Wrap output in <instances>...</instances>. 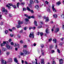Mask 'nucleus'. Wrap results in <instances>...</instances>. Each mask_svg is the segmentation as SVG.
<instances>
[{
	"label": "nucleus",
	"instance_id": "nucleus-1",
	"mask_svg": "<svg viewBox=\"0 0 64 64\" xmlns=\"http://www.w3.org/2000/svg\"><path fill=\"white\" fill-rule=\"evenodd\" d=\"M23 52H24V53L22 52L21 53V55L22 56L24 55V54H25V55H27V54H30V52H29L28 51L26 50H23Z\"/></svg>",
	"mask_w": 64,
	"mask_h": 64
},
{
	"label": "nucleus",
	"instance_id": "nucleus-2",
	"mask_svg": "<svg viewBox=\"0 0 64 64\" xmlns=\"http://www.w3.org/2000/svg\"><path fill=\"white\" fill-rule=\"evenodd\" d=\"M2 11L3 13H4L5 15H7L8 14V11L6 10L4 8H2Z\"/></svg>",
	"mask_w": 64,
	"mask_h": 64
},
{
	"label": "nucleus",
	"instance_id": "nucleus-3",
	"mask_svg": "<svg viewBox=\"0 0 64 64\" xmlns=\"http://www.w3.org/2000/svg\"><path fill=\"white\" fill-rule=\"evenodd\" d=\"M22 24H23V22L21 21L20 20H19L18 22V25L17 26V28H18L21 27V26L20 25Z\"/></svg>",
	"mask_w": 64,
	"mask_h": 64
},
{
	"label": "nucleus",
	"instance_id": "nucleus-4",
	"mask_svg": "<svg viewBox=\"0 0 64 64\" xmlns=\"http://www.w3.org/2000/svg\"><path fill=\"white\" fill-rule=\"evenodd\" d=\"M24 15L27 18H28V19H30L31 18H34V16H29L28 15L26 14H24Z\"/></svg>",
	"mask_w": 64,
	"mask_h": 64
},
{
	"label": "nucleus",
	"instance_id": "nucleus-5",
	"mask_svg": "<svg viewBox=\"0 0 64 64\" xmlns=\"http://www.w3.org/2000/svg\"><path fill=\"white\" fill-rule=\"evenodd\" d=\"M29 37L30 38H34V35L33 33H30L29 35Z\"/></svg>",
	"mask_w": 64,
	"mask_h": 64
},
{
	"label": "nucleus",
	"instance_id": "nucleus-6",
	"mask_svg": "<svg viewBox=\"0 0 64 64\" xmlns=\"http://www.w3.org/2000/svg\"><path fill=\"white\" fill-rule=\"evenodd\" d=\"M60 64H62L64 62V60L63 59H60L59 60Z\"/></svg>",
	"mask_w": 64,
	"mask_h": 64
},
{
	"label": "nucleus",
	"instance_id": "nucleus-7",
	"mask_svg": "<svg viewBox=\"0 0 64 64\" xmlns=\"http://www.w3.org/2000/svg\"><path fill=\"white\" fill-rule=\"evenodd\" d=\"M6 47L8 48V49L10 50L11 49H12V48L11 47H10L9 45L8 44H7L6 45Z\"/></svg>",
	"mask_w": 64,
	"mask_h": 64
},
{
	"label": "nucleus",
	"instance_id": "nucleus-8",
	"mask_svg": "<svg viewBox=\"0 0 64 64\" xmlns=\"http://www.w3.org/2000/svg\"><path fill=\"white\" fill-rule=\"evenodd\" d=\"M8 5H9V6H12V7H13L14 8H16V6H15L14 5H12V4H11L9 3L8 4Z\"/></svg>",
	"mask_w": 64,
	"mask_h": 64
},
{
	"label": "nucleus",
	"instance_id": "nucleus-9",
	"mask_svg": "<svg viewBox=\"0 0 64 64\" xmlns=\"http://www.w3.org/2000/svg\"><path fill=\"white\" fill-rule=\"evenodd\" d=\"M44 19H46L45 21V22H48V21H49V18H48V17H47L46 18V17L44 16Z\"/></svg>",
	"mask_w": 64,
	"mask_h": 64
},
{
	"label": "nucleus",
	"instance_id": "nucleus-10",
	"mask_svg": "<svg viewBox=\"0 0 64 64\" xmlns=\"http://www.w3.org/2000/svg\"><path fill=\"white\" fill-rule=\"evenodd\" d=\"M52 8L54 12H56V10L55 8H54V5L52 6Z\"/></svg>",
	"mask_w": 64,
	"mask_h": 64
},
{
	"label": "nucleus",
	"instance_id": "nucleus-11",
	"mask_svg": "<svg viewBox=\"0 0 64 64\" xmlns=\"http://www.w3.org/2000/svg\"><path fill=\"white\" fill-rule=\"evenodd\" d=\"M1 61L2 64H7V62H6V61H5V62L4 63V60H2Z\"/></svg>",
	"mask_w": 64,
	"mask_h": 64
},
{
	"label": "nucleus",
	"instance_id": "nucleus-12",
	"mask_svg": "<svg viewBox=\"0 0 64 64\" xmlns=\"http://www.w3.org/2000/svg\"><path fill=\"white\" fill-rule=\"evenodd\" d=\"M14 47H16L17 46H18V48H19V47H20L19 44H17H17H16V43L14 45Z\"/></svg>",
	"mask_w": 64,
	"mask_h": 64
},
{
	"label": "nucleus",
	"instance_id": "nucleus-13",
	"mask_svg": "<svg viewBox=\"0 0 64 64\" xmlns=\"http://www.w3.org/2000/svg\"><path fill=\"white\" fill-rule=\"evenodd\" d=\"M59 30V29L58 28H56L55 30V33H57L58 32Z\"/></svg>",
	"mask_w": 64,
	"mask_h": 64
},
{
	"label": "nucleus",
	"instance_id": "nucleus-14",
	"mask_svg": "<svg viewBox=\"0 0 64 64\" xmlns=\"http://www.w3.org/2000/svg\"><path fill=\"white\" fill-rule=\"evenodd\" d=\"M12 58H10L8 59V62H12Z\"/></svg>",
	"mask_w": 64,
	"mask_h": 64
},
{
	"label": "nucleus",
	"instance_id": "nucleus-15",
	"mask_svg": "<svg viewBox=\"0 0 64 64\" xmlns=\"http://www.w3.org/2000/svg\"><path fill=\"white\" fill-rule=\"evenodd\" d=\"M14 61L16 63H18V60H17V58H14Z\"/></svg>",
	"mask_w": 64,
	"mask_h": 64
},
{
	"label": "nucleus",
	"instance_id": "nucleus-16",
	"mask_svg": "<svg viewBox=\"0 0 64 64\" xmlns=\"http://www.w3.org/2000/svg\"><path fill=\"white\" fill-rule=\"evenodd\" d=\"M46 33H49V30L47 28L46 30Z\"/></svg>",
	"mask_w": 64,
	"mask_h": 64
},
{
	"label": "nucleus",
	"instance_id": "nucleus-17",
	"mask_svg": "<svg viewBox=\"0 0 64 64\" xmlns=\"http://www.w3.org/2000/svg\"><path fill=\"white\" fill-rule=\"evenodd\" d=\"M34 2H33V0H30V4H33Z\"/></svg>",
	"mask_w": 64,
	"mask_h": 64
},
{
	"label": "nucleus",
	"instance_id": "nucleus-18",
	"mask_svg": "<svg viewBox=\"0 0 64 64\" xmlns=\"http://www.w3.org/2000/svg\"><path fill=\"white\" fill-rule=\"evenodd\" d=\"M53 47H54L53 45H51L50 46V49H52V48H53Z\"/></svg>",
	"mask_w": 64,
	"mask_h": 64
},
{
	"label": "nucleus",
	"instance_id": "nucleus-19",
	"mask_svg": "<svg viewBox=\"0 0 64 64\" xmlns=\"http://www.w3.org/2000/svg\"><path fill=\"white\" fill-rule=\"evenodd\" d=\"M41 63L42 64H44V60H41Z\"/></svg>",
	"mask_w": 64,
	"mask_h": 64
},
{
	"label": "nucleus",
	"instance_id": "nucleus-20",
	"mask_svg": "<svg viewBox=\"0 0 64 64\" xmlns=\"http://www.w3.org/2000/svg\"><path fill=\"white\" fill-rule=\"evenodd\" d=\"M34 24L35 26H37V22L35 20L34 22Z\"/></svg>",
	"mask_w": 64,
	"mask_h": 64
},
{
	"label": "nucleus",
	"instance_id": "nucleus-21",
	"mask_svg": "<svg viewBox=\"0 0 64 64\" xmlns=\"http://www.w3.org/2000/svg\"><path fill=\"white\" fill-rule=\"evenodd\" d=\"M47 10L48 11V12H50V10L49 8H47Z\"/></svg>",
	"mask_w": 64,
	"mask_h": 64
},
{
	"label": "nucleus",
	"instance_id": "nucleus-22",
	"mask_svg": "<svg viewBox=\"0 0 64 64\" xmlns=\"http://www.w3.org/2000/svg\"><path fill=\"white\" fill-rule=\"evenodd\" d=\"M6 7H7L8 8V9L9 10L10 9H11V7H10V6H8V5H7L6 6Z\"/></svg>",
	"mask_w": 64,
	"mask_h": 64
},
{
	"label": "nucleus",
	"instance_id": "nucleus-23",
	"mask_svg": "<svg viewBox=\"0 0 64 64\" xmlns=\"http://www.w3.org/2000/svg\"><path fill=\"white\" fill-rule=\"evenodd\" d=\"M54 17V18H56L57 17V14H54L53 15Z\"/></svg>",
	"mask_w": 64,
	"mask_h": 64
},
{
	"label": "nucleus",
	"instance_id": "nucleus-24",
	"mask_svg": "<svg viewBox=\"0 0 64 64\" xmlns=\"http://www.w3.org/2000/svg\"><path fill=\"white\" fill-rule=\"evenodd\" d=\"M27 10L28 11H30V8H29V7H27Z\"/></svg>",
	"mask_w": 64,
	"mask_h": 64
},
{
	"label": "nucleus",
	"instance_id": "nucleus-25",
	"mask_svg": "<svg viewBox=\"0 0 64 64\" xmlns=\"http://www.w3.org/2000/svg\"><path fill=\"white\" fill-rule=\"evenodd\" d=\"M25 21L26 22H28L29 21V20L27 18H26L25 19Z\"/></svg>",
	"mask_w": 64,
	"mask_h": 64
},
{
	"label": "nucleus",
	"instance_id": "nucleus-26",
	"mask_svg": "<svg viewBox=\"0 0 64 64\" xmlns=\"http://www.w3.org/2000/svg\"><path fill=\"white\" fill-rule=\"evenodd\" d=\"M63 42H61L60 44L59 45H60V46H62V45H63Z\"/></svg>",
	"mask_w": 64,
	"mask_h": 64
},
{
	"label": "nucleus",
	"instance_id": "nucleus-27",
	"mask_svg": "<svg viewBox=\"0 0 64 64\" xmlns=\"http://www.w3.org/2000/svg\"><path fill=\"white\" fill-rule=\"evenodd\" d=\"M56 4L58 5H59L61 3L60 2H57Z\"/></svg>",
	"mask_w": 64,
	"mask_h": 64
},
{
	"label": "nucleus",
	"instance_id": "nucleus-28",
	"mask_svg": "<svg viewBox=\"0 0 64 64\" xmlns=\"http://www.w3.org/2000/svg\"><path fill=\"white\" fill-rule=\"evenodd\" d=\"M20 4V3H19V2H18L17 3V6L18 8H19V5Z\"/></svg>",
	"mask_w": 64,
	"mask_h": 64
},
{
	"label": "nucleus",
	"instance_id": "nucleus-29",
	"mask_svg": "<svg viewBox=\"0 0 64 64\" xmlns=\"http://www.w3.org/2000/svg\"><path fill=\"white\" fill-rule=\"evenodd\" d=\"M40 46L41 47H42V48H43V47H44V44H41L40 45Z\"/></svg>",
	"mask_w": 64,
	"mask_h": 64
},
{
	"label": "nucleus",
	"instance_id": "nucleus-30",
	"mask_svg": "<svg viewBox=\"0 0 64 64\" xmlns=\"http://www.w3.org/2000/svg\"><path fill=\"white\" fill-rule=\"evenodd\" d=\"M35 8H36V9H38V8H39V6H38V5H36L35 6Z\"/></svg>",
	"mask_w": 64,
	"mask_h": 64
},
{
	"label": "nucleus",
	"instance_id": "nucleus-31",
	"mask_svg": "<svg viewBox=\"0 0 64 64\" xmlns=\"http://www.w3.org/2000/svg\"><path fill=\"white\" fill-rule=\"evenodd\" d=\"M57 51L58 53H60V50L58 49Z\"/></svg>",
	"mask_w": 64,
	"mask_h": 64
},
{
	"label": "nucleus",
	"instance_id": "nucleus-32",
	"mask_svg": "<svg viewBox=\"0 0 64 64\" xmlns=\"http://www.w3.org/2000/svg\"><path fill=\"white\" fill-rule=\"evenodd\" d=\"M51 52L52 53H54L55 52V50H51Z\"/></svg>",
	"mask_w": 64,
	"mask_h": 64
},
{
	"label": "nucleus",
	"instance_id": "nucleus-33",
	"mask_svg": "<svg viewBox=\"0 0 64 64\" xmlns=\"http://www.w3.org/2000/svg\"><path fill=\"white\" fill-rule=\"evenodd\" d=\"M32 29L33 30H35L36 29V27L35 26L32 27Z\"/></svg>",
	"mask_w": 64,
	"mask_h": 64
},
{
	"label": "nucleus",
	"instance_id": "nucleus-34",
	"mask_svg": "<svg viewBox=\"0 0 64 64\" xmlns=\"http://www.w3.org/2000/svg\"><path fill=\"white\" fill-rule=\"evenodd\" d=\"M35 60H36V64H38V63H37V60L36 59H35Z\"/></svg>",
	"mask_w": 64,
	"mask_h": 64
},
{
	"label": "nucleus",
	"instance_id": "nucleus-35",
	"mask_svg": "<svg viewBox=\"0 0 64 64\" xmlns=\"http://www.w3.org/2000/svg\"><path fill=\"white\" fill-rule=\"evenodd\" d=\"M28 28V27H25V28H24V30H26Z\"/></svg>",
	"mask_w": 64,
	"mask_h": 64
},
{
	"label": "nucleus",
	"instance_id": "nucleus-36",
	"mask_svg": "<svg viewBox=\"0 0 64 64\" xmlns=\"http://www.w3.org/2000/svg\"><path fill=\"white\" fill-rule=\"evenodd\" d=\"M5 33L6 34H7V33H8V30H6V31H5Z\"/></svg>",
	"mask_w": 64,
	"mask_h": 64
},
{
	"label": "nucleus",
	"instance_id": "nucleus-37",
	"mask_svg": "<svg viewBox=\"0 0 64 64\" xmlns=\"http://www.w3.org/2000/svg\"><path fill=\"white\" fill-rule=\"evenodd\" d=\"M34 2L35 3H38V0H35Z\"/></svg>",
	"mask_w": 64,
	"mask_h": 64
},
{
	"label": "nucleus",
	"instance_id": "nucleus-38",
	"mask_svg": "<svg viewBox=\"0 0 64 64\" xmlns=\"http://www.w3.org/2000/svg\"><path fill=\"white\" fill-rule=\"evenodd\" d=\"M53 41L54 42V43H56L57 42V40H53Z\"/></svg>",
	"mask_w": 64,
	"mask_h": 64
},
{
	"label": "nucleus",
	"instance_id": "nucleus-39",
	"mask_svg": "<svg viewBox=\"0 0 64 64\" xmlns=\"http://www.w3.org/2000/svg\"><path fill=\"white\" fill-rule=\"evenodd\" d=\"M1 47H2V46H4V44L3 43L2 44H1Z\"/></svg>",
	"mask_w": 64,
	"mask_h": 64
},
{
	"label": "nucleus",
	"instance_id": "nucleus-40",
	"mask_svg": "<svg viewBox=\"0 0 64 64\" xmlns=\"http://www.w3.org/2000/svg\"><path fill=\"white\" fill-rule=\"evenodd\" d=\"M40 36H43V33L42 32H41L40 33Z\"/></svg>",
	"mask_w": 64,
	"mask_h": 64
},
{
	"label": "nucleus",
	"instance_id": "nucleus-41",
	"mask_svg": "<svg viewBox=\"0 0 64 64\" xmlns=\"http://www.w3.org/2000/svg\"><path fill=\"white\" fill-rule=\"evenodd\" d=\"M10 44L12 45L13 46V45H14V43L13 42H11L10 43Z\"/></svg>",
	"mask_w": 64,
	"mask_h": 64
},
{
	"label": "nucleus",
	"instance_id": "nucleus-42",
	"mask_svg": "<svg viewBox=\"0 0 64 64\" xmlns=\"http://www.w3.org/2000/svg\"><path fill=\"white\" fill-rule=\"evenodd\" d=\"M27 45H24L23 46L24 48H27Z\"/></svg>",
	"mask_w": 64,
	"mask_h": 64
},
{
	"label": "nucleus",
	"instance_id": "nucleus-43",
	"mask_svg": "<svg viewBox=\"0 0 64 64\" xmlns=\"http://www.w3.org/2000/svg\"><path fill=\"white\" fill-rule=\"evenodd\" d=\"M30 11L32 13H34L33 10H30Z\"/></svg>",
	"mask_w": 64,
	"mask_h": 64
},
{
	"label": "nucleus",
	"instance_id": "nucleus-44",
	"mask_svg": "<svg viewBox=\"0 0 64 64\" xmlns=\"http://www.w3.org/2000/svg\"><path fill=\"white\" fill-rule=\"evenodd\" d=\"M25 4L24 2H21L20 4L21 5H24Z\"/></svg>",
	"mask_w": 64,
	"mask_h": 64
},
{
	"label": "nucleus",
	"instance_id": "nucleus-45",
	"mask_svg": "<svg viewBox=\"0 0 64 64\" xmlns=\"http://www.w3.org/2000/svg\"><path fill=\"white\" fill-rule=\"evenodd\" d=\"M29 28L30 30H31V29H32V27H31V26H30L29 27Z\"/></svg>",
	"mask_w": 64,
	"mask_h": 64
},
{
	"label": "nucleus",
	"instance_id": "nucleus-46",
	"mask_svg": "<svg viewBox=\"0 0 64 64\" xmlns=\"http://www.w3.org/2000/svg\"><path fill=\"white\" fill-rule=\"evenodd\" d=\"M45 3H46V4H48V3H49V2H47V1H46L45 2Z\"/></svg>",
	"mask_w": 64,
	"mask_h": 64
},
{
	"label": "nucleus",
	"instance_id": "nucleus-47",
	"mask_svg": "<svg viewBox=\"0 0 64 64\" xmlns=\"http://www.w3.org/2000/svg\"><path fill=\"white\" fill-rule=\"evenodd\" d=\"M23 30H21L20 31V33H22V32H23Z\"/></svg>",
	"mask_w": 64,
	"mask_h": 64
},
{
	"label": "nucleus",
	"instance_id": "nucleus-48",
	"mask_svg": "<svg viewBox=\"0 0 64 64\" xmlns=\"http://www.w3.org/2000/svg\"><path fill=\"white\" fill-rule=\"evenodd\" d=\"M26 9L25 8H23V11H26Z\"/></svg>",
	"mask_w": 64,
	"mask_h": 64
},
{
	"label": "nucleus",
	"instance_id": "nucleus-49",
	"mask_svg": "<svg viewBox=\"0 0 64 64\" xmlns=\"http://www.w3.org/2000/svg\"><path fill=\"white\" fill-rule=\"evenodd\" d=\"M24 63H25V64H28V62L26 61H25L24 62Z\"/></svg>",
	"mask_w": 64,
	"mask_h": 64
},
{
	"label": "nucleus",
	"instance_id": "nucleus-50",
	"mask_svg": "<svg viewBox=\"0 0 64 64\" xmlns=\"http://www.w3.org/2000/svg\"><path fill=\"white\" fill-rule=\"evenodd\" d=\"M52 64H56V63L55 61H53L52 62Z\"/></svg>",
	"mask_w": 64,
	"mask_h": 64
},
{
	"label": "nucleus",
	"instance_id": "nucleus-51",
	"mask_svg": "<svg viewBox=\"0 0 64 64\" xmlns=\"http://www.w3.org/2000/svg\"><path fill=\"white\" fill-rule=\"evenodd\" d=\"M42 27V26H39L38 28V29H39L40 28H41Z\"/></svg>",
	"mask_w": 64,
	"mask_h": 64
},
{
	"label": "nucleus",
	"instance_id": "nucleus-52",
	"mask_svg": "<svg viewBox=\"0 0 64 64\" xmlns=\"http://www.w3.org/2000/svg\"><path fill=\"white\" fill-rule=\"evenodd\" d=\"M3 42V44H6V42H5V41H4Z\"/></svg>",
	"mask_w": 64,
	"mask_h": 64
},
{
	"label": "nucleus",
	"instance_id": "nucleus-53",
	"mask_svg": "<svg viewBox=\"0 0 64 64\" xmlns=\"http://www.w3.org/2000/svg\"><path fill=\"white\" fill-rule=\"evenodd\" d=\"M24 60H22V64H24Z\"/></svg>",
	"mask_w": 64,
	"mask_h": 64
},
{
	"label": "nucleus",
	"instance_id": "nucleus-54",
	"mask_svg": "<svg viewBox=\"0 0 64 64\" xmlns=\"http://www.w3.org/2000/svg\"><path fill=\"white\" fill-rule=\"evenodd\" d=\"M33 45L34 46H36V44L34 43V44Z\"/></svg>",
	"mask_w": 64,
	"mask_h": 64
},
{
	"label": "nucleus",
	"instance_id": "nucleus-55",
	"mask_svg": "<svg viewBox=\"0 0 64 64\" xmlns=\"http://www.w3.org/2000/svg\"><path fill=\"white\" fill-rule=\"evenodd\" d=\"M9 30L11 32H12V30L11 29H9Z\"/></svg>",
	"mask_w": 64,
	"mask_h": 64
},
{
	"label": "nucleus",
	"instance_id": "nucleus-56",
	"mask_svg": "<svg viewBox=\"0 0 64 64\" xmlns=\"http://www.w3.org/2000/svg\"><path fill=\"white\" fill-rule=\"evenodd\" d=\"M42 56H44V52H42Z\"/></svg>",
	"mask_w": 64,
	"mask_h": 64
},
{
	"label": "nucleus",
	"instance_id": "nucleus-57",
	"mask_svg": "<svg viewBox=\"0 0 64 64\" xmlns=\"http://www.w3.org/2000/svg\"><path fill=\"white\" fill-rule=\"evenodd\" d=\"M57 45H56L55 47V49H57Z\"/></svg>",
	"mask_w": 64,
	"mask_h": 64
},
{
	"label": "nucleus",
	"instance_id": "nucleus-58",
	"mask_svg": "<svg viewBox=\"0 0 64 64\" xmlns=\"http://www.w3.org/2000/svg\"><path fill=\"white\" fill-rule=\"evenodd\" d=\"M15 49L16 51H17V50H18V48H15Z\"/></svg>",
	"mask_w": 64,
	"mask_h": 64
},
{
	"label": "nucleus",
	"instance_id": "nucleus-59",
	"mask_svg": "<svg viewBox=\"0 0 64 64\" xmlns=\"http://www.w3.org/2000/svg\"><path fill=\"white\" fill-rule=\"evenodd\" d=\"M12 29L13 30H15V28L14 27L12 28Z\"/></svg>",
	"mask_w": 64,
	"mask_h": 64
},
{
	"label": "nucleus",
	"instance_id": "nucleus-60",
	"mask_svg": "<svg viewBox=\"0 0 64 64\" xmlns=\"http://www.w3.org/2000/svg\"><path fill=\"white\" fill-rule=\"evenodd\" d=\"M10 36L11 37H13V35L12 34H10Z\"/></svg>",
	"mask_w": 64,
	"mask_h": 64
},
{
	"label": "nucleus",
	"instance_id": "nucleus-61",
	"mask_svg": "<svg viewBox=\"0 0 64 64\" xmlns=\"http://www.w3.org/2000/svg\"><path fill=\"white\" fill-rule=\"evenodd\" d=\"M1 25H3V22H2L1 23Z\"/></svg>",
	"mask_w": 64,
	"mask_h": 64
},
{
	"label": "nucleus",
	"instance_id": "nucleus-62",
	"mask_svg": "<svg viewBox=\"0 0 64 64\" xmlns=\"http://www.w3.org/2000/svg\"><path fill=\"white\" fill-rule=\"evenodd\" d=\"M7 55H9V52H7L6 53Z\"/></svg>",
	"mask_w": 64,
	"mask_h": 64
},
{
	"label": "nucleus",
	"instance_id": "nucleus-63",
	"mask_svg": "<svg viewBox=\"0 0 64 64\" xmlns=\"http://www.w3.org/2000/svg\"><path fill=\"white\" fill-rule=\"evenodd\" d=\"M64 40V38H61L60 39V40Z\"/></svg>",
	"mask_w": 64,
	"mask_h": 64
},
{
	"label": "nucleus",
	"instance_id": "nucleus-64",
	"mask_svg": "<svg viewBox=\"0 0 64 64\" xmlns=\"http://www.w3.org/2000/svg\"><path fill=\"white\" fill-rule=\"evenodd\" d=\"M20 43H23V41H22V40H21L20 41Z\"/></svg>",
	"mask_w": 64,
	"mask_h": 64
}]
</instances>
